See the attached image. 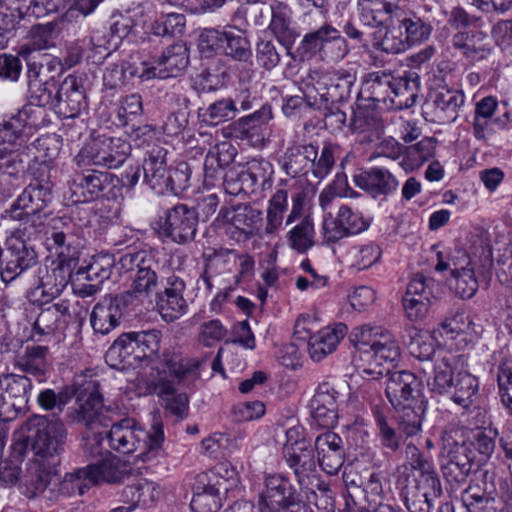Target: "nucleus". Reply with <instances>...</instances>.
<instances>
[{
    "label": "nucleus",
    "instance_id": "24",
    "mask_svg": "<svg viewBox=\"0 0 512 512\" xmlns=\"http://www.w3.org/2000/svg\"><path fill=\"white\" fill-rule=\"evenodd\" d=\"M70 319L67 301L62 300L43 308L33 323L31 338L35 341H42L45 337L55 335L65 329Z\"/></svg>",
    "mask_w": 512,
    "mask_h": 512
},
{
    "label": "nucleus",
    "instance_id": "52",
    "mask_svg": "<svg viewBox=\"0 0 512 512\" xmlns=\"http://www.w3.org/2000/svg\"><path fill=\"white\" fill-rule=\"evenodd\" d=\"M54 26L35 25L29 31L27 42L20 47L19 53L26 57L34 51L46 50L54 46Z\"/></svg>",
    "mask_w": 512,
    "mask_h": 512
},
{
    "label": "nucleus",
    "instance_id": "17",
    "mask_svg": "<svg viewBox=\"0 0 512 512\" xmlns=\"http://www.w3.org/2000/svg\"><path fill=\"white\" fill-rule=\"evenodd\" d=\"M259 503L271 511L300 512L305 502L287 477L267 475Z\"/></svg>",
    "mask_w": 512,
    "mask_h": 512
},
{
    "label": "nucleus",
    "instance_id": "22",
    "mask_svg": "<svg viewBox=\"0 0 512 512\" xmlns=\"http://www.w3.org/2000/svg\"><path fill=\"white\" fill-rule=\"evenodd\" d=\"M430 361L433 364L432 381L428 382L431 390L449 396L459 379V371H463L467 366L464 355L433 353Z\"/></svg>",
    "mask_w": 512,
    "mask_h": 512
},
{
    "label": "nucleus",
    "instance_id": "41",
    "mask_svg": "<svg viewBox=\"0 0 512 512\" xmlns=\"http://www.w3.org/2000/svg\"><path fill=\"white\" fill-rule=\"evenodd\" d=\"M56 471L57 469H48L46 464L40 460L31 459L27 463L20 486L22 494L30 499L42 494L50 483L51 475Z\"/></svg>",
    "mask_w": 512,
    "mask_h": 512
},
{
    "label": "nucleus",
    "instance_id": "21",
    "mask_svg": "<svg viewBox=\"0 0 512 512\" xmlns=\"http://www.w3.org/2000/svg\"><path fill=\"white\" fill-rule=\"evenodd\" d=\"M496 473L485 470L479 480L472 481L461 494V501L468 512L495 511L497 498Z\"/></svg>",
    "mask_w": 512,
    "mask_h": 512
},
{
    "label": "nucleus",
    "instance_id": "56",
    "mask_svg": "<svg viewBox=\"0 0 512 512\" xmlns=\"http://www.w3.org/2000/svg\"><path fill=\"white\" fill-rule=\"evenodd\" d=\"M287 200L288 192L285 189H278L269 200L265 227L267 234H273L281 227Z\"/></svg>",
    "mask_w": 512,
    "mask_h": 512
},
{
    "label": "nucleus",
    "instance_id": "32",
    "mask_svg": "<svg viewBox=\"0 0 512 512\" xmlns=\"http://www.w3.org/2000/svg\"><path fill=\"white\" fill-rule=\"evenodd\" d=\"M452 46L471 62L486 59L491 52L487 34L476 29L456 33L452 38Z\"/></svg>",
    "mask_w": 512,
    "mask_h": 512
},
{
    "label": "nucleus",
    "instance_id": "55",
    "mask_svg": "<svg viewBox=\"0 0 512 512\" xmlns=\"http://www.w3.org/2000/svg\"><path fill=\"white\" fill-rule=\"evenodd\" d=\"M463 258L466 262V266L460 268H458L457 264L453 261L454 268L452 269V277L455 280L454 288L456 293L464 299L474 296L478 289V282L473 269L468 267L470 264L469 259L465 254H463Z\"/></svg>",
    "mask_w": 512,
    "mask_h": 512
},
{
    "label": "nucleus",
    "instance_id": "11",
    "mask_svg": "<svg viewBox=\"0 0 512 512\" xmlns=\"http://www.w3.org/2000/svg\"><path fill=\"white\" fill-rule=\"evenodd\" d=\"M354 346L365 354H371L378 365L393 364L400 358V347L395 336L382 326L363 325L350 334Z\"/></svg>",
    "mask_w": 512,
    "mask_h": 512
},
{
    "label": "nucleus",
    "instance_id": "53",
    "mask_svg": "<svg viewBox=\"0 0 512 512\" xmlns=\"http://www.w3.org/2000/svg\"><path fill=\"white\" fill-rule=\"evenodd\" d=\"M376 425V438L386 453H396L402 444V436L389 423L386 416L380 410L374 412Z\"/></svg>",
    "mask_w": 512,
    "mask_h": 512
},
{
    "label": "nucleus",
    "instance_id": "5",
    "mask_svg": "<svg viewBox=\"0 0 512 512\" xmlns=\"http://www.w3.org/2000/svg\"><path fill=\"white\" fill-rule=\"evenodd\" d=\"M335 149V145L325 143L319 154L317 145L305 143L296 134L295 139L285 150L282 168L293 178L306 174L311 169L312 175L322 180L331 172L335 164Z\"/></svg>",
    "mask_w": 512,
    "mask_h": 512
},
{
    "label": "nucleus",
    "instance_id": "40",
    "mask_svg": "<svg viewBox=\"0 0 512 512\" xmlns=\"http://www.w3.org/2000/svg\"><path fill=\"white\" fill-rule=\"evenodd\" d=\"M48 352L46 346H27L23 353L15 357L14 365L20 371L33 375L42 382L49 371Z\"/></svg>",
    "mask_w": 512,
    "mask_h": 512
},
{
    "label": "nucleus",
    "instance_id": "26",
    "mask_svg": "<svg viewBox=\"0 0 512 512\" xmlns=\"http://www.w3.org/2000/svg\"><path fill=\"white\" fill-rule=\"evenodd\" d=\"M314 450L319 466L329 475H336L344 464L345 450L342 438L331 431L318 435Z\"/></svg>",
    "mask_w": 512,
    "mask_h": 512
},
{
    "label": "nucleus",
    "instance_id": "23",
    "mask_svg": "<svg viewBox=\"0 0 512 512\" xmlns=\"http://www.w3.org/2000/svg\"><path fill=\"white\" fill-rule=\"evenodd\" d=\"M368 228L363 215L348 205H341L335 217L328 212L323 219L324 236L328 242H337Z\"/></svg>",
    "mask_w": 512,
    "mask_h": 512
},
{
    "label": "nucleus",
    "instance_id": "7",
    "mask_svg": "<svg viewBox=\"0 0 512 512\" xmlns=\"http://www.w3.org/2000/svg\"><path fill=\"white\" fill-rule=\"evenodd\" d=\"M25 426L32 433L29 437L32 440L33 459L44 462L48 469H57L60 464L59 455L64 451V424L58 419L34 416Z\"/></svg>",
    "mask_w": 512,
    "mask_h": 512
},
{
    "label": "nucleus",
    "instance_id": "57",
    "mask_svg": "<svg viewBox=\"0 0 512 512\" xmlns=\"http://www.w3.org/2000/svg\"><path fill=\"white\" fill-rule=\"evenodd\" d=\"M341 32L330 23H325L317 30L307 33L301 42V46L305 52L316 54L326 44L330 43Z\"/></svg>",
    "mask_w": 512,
    "mask_h": 512
},
{
    "label": "nucleus",
    "instance_id": "3",
    "mask_svg": "<svg viewBox=\"0 0 512 512\" xmlns=\"http://www.w3.org/2000/svg\"><path fill=\"white\" fill-rule=\"evenodd\" d=\"M202 361L184 357L180 351L162 355V406L166 416L181 421L188 416L189 398L182 389L200 378Z\"/></svg>",
    "mask_w": 512,
    "mask_h": 512
},
{
    "label": "nucleus",
    "instance_id": "37",
    "mask_svg": "<svg viewBox=\"0 0 512 512\" xmlns=\"http://www.w3.org/2000/svg\"><path fill=\"white\" fill-rule=\"evenodd\" d=\"M348 331L344 323H338L333 327H326L310 336L308 352L313 361H321L332 353Z\"/></svg>",
    "mask_w": 512,
    "mask_h": 512
},
{
    "label": "nucleus",
    "instance_id": "49",
    "mask_svg": "<svg viewBox=\"0 0 512 512\" xmlns=\"http://www.w3.org/2000/svg\"><path fill=\"white\" fill-rule=\"evenodd\" d=\"M113 264L114 260L111 255H98L93 257L92 261L87 266L80 267L76 275L78 280L95 282L100 285L105 280L109 279Z\"/></svg>",
    "mask_w": 512,
    "mask_h": 512
},
{
    "label": "nucleus",
    "instance_id": "9",
    "mask_svg": "<svg viewBox=\"0 0 512 512\" xmlns=\"http://www.w3.org/2000/svg\"><path fill=\"white\" fill-rule=\"evenodd\" d=\"M38 105L50 106L63 118H74L86 106L82 79L68 75L60 84L45 81L40 90Z\"/></svg>",
    "mask_w": 512,
    "mask_h": 512
},
{
    "label": "nucleus",
    "instance_id": "14",
    "mask_svg": "<svg viewBox=\"0 0 512 512\" xmlns=\"http://www.w3.org/2000/svg\"><path fill=\"white\" fill-rule=\"evenodd\" d=\"M76 226L68 217L53 218L46 244L50 252L57 256L58 265L71 270L80 257V243L75 235Z\"/></svg>",
    "mask_w": 512,
    "mask_h": 512
},
{
    "label": "nucleus",
    "instance_id": "61",
    "mask_svg": "<svg viewBox=\"0 0 512 512\" xmlns=\"http://www.w3.org/2000/svg\"><path fill=\"white\" fill-rule=\"evenodd\" d=\"M352 190L347 186V177L345 174H337L334 181L324 188L319 195V205L326 212L332 205L337 196L349 197Z\"/></svg>",
    "mask_w": 512,
    "mask_h": 512
},
{
    "label": "nucleus",
    "instance_id": "10",
    "mask_svg": "<svg viewBox=\"0 0 512 512\" xmlns=\"http://www.w3.org/2000/svg\"><path fill=\"white\" fill-rule=\"evenodd\" d=\"M38 232H27L15 228L6 242V251L0 262V276L3 282L10 283L25 271L36 266L38 256L29 240Z\"/></svg>",
    "mask_w": 512,
    "mask_h": 512
},
{
    "label": "nucleus",
    "instance_id": "2",
    "mask_svg": "<svg viewBox=\"0 0 512 512\" xmlns=\"http://www.w3.org/2000/svg\"><path fill=\"white\" fill-rule=\"evenodd\" d=\"M160 330L148 329L137 332L123 333L106 352L105 359L108 365L116 369L134 367L143 363L146 383L150 392L157 393L160 385Z\"/></svg>",
    "mask_w": 512,
    "mask_h": 512
},
{
    "label": "nucleus",
    "instance_id": "58",
    "mask_svg": "<svg viewBox=\"0 0 512 512\" xmlns=\"http://www.w3.org/2000/svg\"><path fill=\"white\" fill-rule=\"evenodd\" d=\"M283 50H286V46L281 42L277 44L261 39L256 45V61L260 67L270 71L279 64Z\"/></svg>",
    "mask_w": 512,
    "mask_h": 512
},
{
    "label": "nucleus",
    "instance_id": "27",
    "mask_svg": "<svg viewBox=\"0 0 512 512\" xmlns=\"http://www.w3.org/2000/svg\"><path fill=\"white\" fill-rule=\"evenodd\" d=\"M197 215L193 209L184 204L168 210L165 217L164 231L174 242L185 243L194 238Z\"/></svg>",
    "mask_w": 512,
    "mask_h": 512
},
{
    "label": "nucleus",
    "instance_id": "50",
    "mask_svg": "<svg viewBox=\"0 0 512 512\" xmlns=\"http://www.w3.org/2000/svg\"><path fill=\"white\" fill-rule=\"evenodd\" d=\"M458 377L459 379H457L454 390H452L449 397L455 404L467 408L479 389V382L477 377L467 370L466 366L463 371H459Z\"/></svg>",
    "mask_w": 512,
    "mask_h": 512
},
{
    "label": "nucleus",
    "instance_id": "15",
    "mask_svg": "<svg viewBox=\"0 0 512 512\" xmlns=\"http://www.w3.org/2000/svg\"><path fill=\"white\" fill-rule=\"evenodd\" d=\"M33 384L25 375L3 373L0 375V419L4 422L15 419L29 401Z\"/></svg>",
    "mask_w": 512,
    "mask_h": 512
},
{
    "label": "nucleus",
    "instance_id": "30",
    "mask_svg": "<svg viewBox=\"0 0 512 512\" xmlns=\"http://www.w3.org/2000/svg\"><path fill=\"white\" fill-rule=\"evenodd\" d=\"M157 269L158 264L156 262L154 263V267L150 265L140 266L129 291L127 292L135 299L152 305L153 308H158L160 303V288Z\"/></svg>",
    "mask_w": 512,
    "mask_h": 512
},
{
    "label": "nucleus",
    "instance_id": "25",
    "mask_svg": "<svg viewBox=\"0 0 512 512\" xmlns=\"http://www.w3.org/2000/svg\"><path fill=\"white\" fill-rule=\"evenodd\" d=\"M338 392L328 382L318 385L310 401L311 416L315 423L322 428H333L338 420Z\"/></svg>",
    "mask_w": 512,
    "mask_h": 512
},
{
    "label": "nucleus",
    "instance_id": "64",
    "mask_svg": "<svg viewBox=\"0 0 512 512\" xmlns=\"http://www.w3.org/2000/svg\"><path fill=\"white\" fill-rule=\"evenodd\" d=\"M497 382L501 401L512 413V359H506L498 366Z\"/></svg>",
    "mask_w": 512,
    "mask_h": 512
},
{
    "label": "nucleus",
    "instance_id": "18",
    "mask_svg": "<svg viewBox=\"0 0 512 512\" xmlns=\"http://www.w3.org/2000/svg\"><path fill=\"white\" fill-rule=\"evenodd\" d=\"M439 285L422 274H415L407 286L403 297V307L407 317L418 321L426 317L430 307L437 301Z\"/></svg>",
    "mask_w": 512,
    "mask_h": 512
},
{
    "label": "nucleus",
    "instance_id": "16",
    "mask_svg": "<svg viewBox=\"0 0 512 512\" xmlns=\"http://www.w3.org/2000/svg\"><path fill=\"white\" fill-rule=\"evenodd\" d=\"M68 417L71 422L84 425L92 431L109 426L110 421L103 410V398L97 380L89 379L83 394L78 396L76 406Z\"/></svg>",
    "mask_w": 512,
    "mask_h": 512
},
{
    "label": "nucleus",
    "instance_id": "28",
    "mask_svg": "<svg viewBox=\"0 0 512 512\" xmlns=\"http://www.w3.org/2000/svg\"><path fill=\"white\" fill-rule=\"evenodd\" d=\"M123 308L117 296H105L93 307L90 323L95 333L106 335L119 326Z\"/></svg>",
    "mask_w": 512,
    "mask_h": 512
},
{
    "label": "nucleus",
    "instance_id": "44",
    "mask_svg": "<svg viewBox=\"0 0 512 512\" xmlns=\"http://www.w3.org/2000/svg\"><path fill=\"white\" fill-rule=\"evenodd\" d=\"M392 82L390 107L402 110L413 106L419 93L420 84L418 77L411 74L399 77L393 75Z\"/></svg>",
    "mask_w": 512,
    "mask_h": 512
},
{
    "label": "nucleus",
    "instance_id": "29",
    "mask_svg": "<svg viewBox=\"0 0 512 512\" xmlns=\"http://www.w3.org/2000/svg\"><path fill=\"white\" fill-rule=\"evenodd\" d=\"M262 213L259 209L254 208L250 204L241 203L231 209H221L219 218L225 224H230V229L238 234V238L248 239L257 224L262 219Z\"/></svg>",
    "mask_w": 512,
    "mask_h": 512
},
{
    "label": "nucleus",
    "instance_id": "39",
    "mask_svg": "<svg viewBox=\"0 0 512 512\" xmlns=\"http://www.w3.org/2000/svg\"><path fill=\"white\" fill-rule=\"evenodd\" d=\"M70 271L58 264L51 271L47 267H40L38 269L39 284L34 289L33 294L42 296L44 302L58 297L68 284Z\"/></svg>",
    "mask_w": 512,
    "mask_h": 512
},
{
    "label": "nucleus",
    "instance_id": "12",
    "mask_svg": "<svg viewBox=\"0 0 512 512\" xmlns=\"http://www.w3.org/2000/svg\"><path fill=\"white\" fill-rule=\"evenodd\" d=\"M160 423L153 424V433L141 428L132 426L129 419L113 424L107 434L109 446L123 454H129L137 449H144L143 460H149L150 454L154 452L157 456V449L160 447Z\"/></svg>",
    "mask_w": 512,
    "mask_h": 512
},
{
    "label": "nucleus",
    "instance_id": "43",
    "mask_svg": "<svg viewBox=\"0 0 512 512\" xmlns=\"http://www.w3.org/2000/svg\"><path fill=\"white\" fill-rule=\"evenodd\" d=\"M331 70H309L300 81V89L309 106L322 109L324 91L327 89Z\"/></svg>",
    "mask_w": 512,
    "mask_h": 512
},
{
    "label": "nucleus",
    "instance_id": "8",
    "mask_svg": "<svg viewBox=\"0 0 512 512\" xmlns=\"http://www.w3.org/2000/svg\"><path fill=\"white\" fill-rule=\"evenodd\" d=\"M131 154V145L120 137L99 135L87 141L73 161L78 168H119Z\"/></svg>",
    "mask_w": 512,
    "mask_h": 512
},
{
    "label": "nucleus",
    "instance_id": "33",
    "mask_svg": "<svg viewBox=\"0 0 512 512\" xmlns=\"http://www.w3.org/2000/svg\"><path fill=\"white\" fill-rule=\"evenodd\" d=\"M284 456L300 485L305 482V478L310 473L315 471L314 449L305 440H296L294 444H285Z\"/></svg>",
    "mask_w": 512,
    "mask_h": 512
},
{
    "label": "nucleus",
    "instance_id": "62",
    "mask_svg": "<svg viewBox=\"0 0 512 512\" xmlns=\"http://www.w3.org/2000/svg\"><path fill=\"white\" fill-rule=\"evenodd\" d=\"M436 148V141L433 138H424L418 143L407 148L406 157L409 161V168L420 167L424 162L433 157Z\"/></svg>",
    "mask_w": 512,
    "mask_h": 512
},
{
    "label": "nucleus",
    "instance_id": "36",
    "mask_svg": "<svg viewBox=\"0 0 512 512\" xmlns=\"http://www.w3.org/2000/svg\"><path fill=\"white\" fill-rule=\"evenodd\" d=\"M355 184L372 197L388 195L399 185L394 175L383 168H371L354 177Z\"/></svg>",
    "mask_w": 512,
    "mask_h": 512
},
{
    "label": "nucleus",
    "instance_id": "42",
    "mask_svg": "<svg viewBox=\"0 0 512 512\" xmlns=\"http://www.w3.org/2000/svg\"><path fill=\"white\" fill-rule=\"evenodd\" d=\"M355 82V74L343 69L331 70L322 108L348 100Z\"/></svg>",
    "mask_w": 512,
    "mask_h": 512
},
{
    "label": "nucleus",
    "instance_id": "6",
    "mask_svg": "<svg viewBox=\"0 0 512 512\" xmlns=\"http://www.w3.org/2000/svg\"><path fill=\"white\" fill-rule=\"evenodd\" d=\"M51 200L50 183L35 179L2 212L1 219L19 222L18 228L27 232H39L47 217L44 210Z\"/></svg>",
    "mask_w": 512,
    "mask_h": 512
},
{
    "label": "nucleus",
    "instance_id": "59",
    "mask_svg": "<svg viewBox=\"0 0 512 512\" xmlns=\"http://www.w3.org/2000/svg\"><path fill=\"white\" fill-rule=\"evenodd\" d=\"M314 234L313 223L305 218L288 232V243L297 252H306L314 245Z\"/></svg>",
    "mask_w": 512,
    "mask_h": 512
},
{
    "label": "nucleus",
    "instance_id": "19",
    "mask_svg": "<svg viewBox=\"0 0 512 512\" xmlns=\"http://www.w3.org/2000/svg\"><path fill=\"white\" fill-rule=\"evenodd\" d=\"M464 102L462 91L443 87L428 95L422 105V115L431 123L449 124L457 119Z\"/></svg>",
    "mask_w": 512,
    "mask_h": 512
},
{
    "label": "nucleus",
    "instance_id": "38",
    "mask_svg": "<svg viewBox=\"0 0 512 512\" xmlns=\"http://www.w3.org/2000/svg\"><path fill=\"white\" fill-rule=\"evenodd\" d=\"M184 282L176 277L167 278V285L162 295V320L173 322L182 317L187 310V302L183 298Z\"/></svg>",
    "mask_w": 512,
    "mask_h": 512
},
{
    "label": "nucleus",
    "instance_id": "13",
    "mask_svg": "<svg viewBox=\"0 0 512 512\" xmlns=\"http://www.w3.org/2000/svg\"><path fill=\"white\" fill-rule=\"evenodd\" d=\"M459 431L450 430L442 434V474L448 482L461 483L470 475L473 456L470 445L458 439Z\"/></svg>",
    "mask_w": 512,
    "mask_h": 512
},
{
    "label": "nucleus",
    "instance_id": "47",
    "mask_svg": "<svg viewBox=\"0 0 512 512\" xmlns=\"http://www.w3.org/2000/svg\"><path fill=\"white\" fill-rule=\"evenodd\" d=\"M189 63L188 49L185 44H171L162 53V80L176 78L182 74Z\"/></svg>",
    "mask_w": 512,
    "mask_h": 512
},
{
    "label": "nucleus",
    "instance_id": "51",
    "mask_svg": "<svg viewBox=\"0 0 512 512\" xmlns=\"http://www.w3.org/2000/svg\"><path fill=\"white\" fill-rule=\"evenodd\" d=\"M93 485L90 473L86 467L66 473L59 484V493L63 496H82Z\"/></svg>",
    "mask_w": 512,
    "mask_h": 512
},
{
    "label": "nucleus",
    "instance_id": "63",
    "mask_svg": "<svg viewBox=\"0 0 512 512\" xmlns=\"http://www.w3.org/2000/svg\"><path fill=\"white\" fill-rule=\"evenodd\" d=\"M222 52L238 61H247L251 57L249 41L243 36L228 31L224 37Z\"/></svg>",
    "mask_w": 512,
    "mask_h": 512
},
{
    "label": "nucleus",
    "instance_id": "46",
    "mask_svg": "<svg viewBox=\"0 0 512 512\" xmlns=\"http://www.w3.org/2000/svg\"><path fill=\"white\" fill-rule=\"evenodd\" d=\"M270 9L272 15L270 29L279 42L286 46V52L289 53V46L296 37L295 31L290 27V9L281 2L273 3Z\"/></svg>",
    "mask_w": 512,
    "mask_h": 512
},
{
    "label": "nucleus",
    "instance_id": "48",
    "mask_svg": "<svg viewBox=\"0 0 512 512\" xmlns=\"http://www.w3.org/2000/svg\"><path fill=\"white\" fill-rule=\"evenodd\" d=\"M27 120V112L19 111L8 121L0 124V152L14 149L18 140L22 137Z\"/></svg>",
    "mask_w": 512,
    "mask_h": 512
},
{
    "label": "nucleus",
    "instance_id": "35",
    "mask_svg": "<svg viewBox=\"0 0 512 512\" xmlns=\"http://www.w3.org/2000/svg\"><path fill=\"white\" fill-rule=\"evenodd\" d=\"M393 75L384 71L369 73L363 80L358 97L390 107Z\"/></svg>",
    "mask_w": 512,
    "mask_h": 512
},
{
    "label": "nucleus",
    "instance_id": "1",
    "mask_svg": "<svg viewBox=\"0 0 512 512\" xmlns=\"http://www.w3.org/2000/svg\"><path fill=\"white\" fill-rule=\"evenodd\" d=\"M363 375L379 379L386 376L385 394L399 418V427L407 437L421 431L426 401L422 393V383L415 374L408 371L386 372L383 369H363Z\"/></svg>",
    "mask_w": 512,
    "mask_h": 512
},
{
    "label": "nucleus",
    "instance_id": "31",
    "mask_svg": "<svg viewBox=\"0 0 512 512\" xmlns=\"http://www.w3.org/2000/svg\"><path fill=\"white\" fill-rule=\"evenodd\" d=\"M384 21L381 25H370L365 22H360L363 26L368 27L370 29H380L384 30V33L377 37L375 35L373 47L376 50L387 54H400L405 52L411 46L407 41L405 33L399 23L397 21H390L385 17Z\"/></svg>",
    "mask_w": 512,
    "mask_h": 512
},
{
    "label": "nucleus",
    "instance_id": "45",
    "mask_svg": "<svg viewBox=\"0 0 512 512\" xmlns=\"http://www.w3.org/2000/svg\"><path fill=\"white\" fill-rule=\"evenodd\" d=\"M86 468L94 486L102 483H121L127 476L124 465L115 457L103 458L100 462L87 465Z\"/></svg>",
    "mask_w": 512,
    "mask_h": 512
},
{
    "label": "nucleus",
    "instance_id": "20",
    "mask_svg": "<svg viewBox=\"0 0 512 512\" xmlns=\"http://www.w3.org/2000/svg\"><path fill=\"white\" fill-rule=\"evenodd\" d=\"M82 173H76L72 179L71 190L77 196L76 201L89 202L99 196L115 197L120 180L111 173L84 168Z\"/></svg>",
    "mask_w": 512,
    "mask_h": 512
},
{
    "label": "nucleus",
    "instance_id": "4",
    "mask_svg": "<svg viewBox=\"0 0 512 512\" xmlns=\"http://www.w3.org/2000/svg\"><path fill=\"white\" fill-rule=\"evenodd\" d=\"M356 10L359 21L372 26L381 25L384 17L397 21L410 46L427 41L433 31L431 19L408 10L404 0H356Z\"/></svg>",
    "mask_w": 512,
    "mask_h": 512
},
{
    "label": "nucleus",
    "instance_id": "34",
    "mask_svg": "<svg viewBox=\"0 0 512 512\" xmlns=\"http://www.w3.org/2000/svg\"><path fill=\"white\" fill-rule=\"evenodd\" d=\"M229 487L219 481L200 482L198 477L190 506L194 512H218L222 506V494L227 493Z\"/></svg>",
    "mask_w": 512,
    "mask_h": 512
},
{
    "label": "nucleus",
    "instance_id": "54",
    "mask_svg": "<svg viewBox=\"0 0 512 512\" xmlns=\"http://www.w3.org/2000/svg\"><path fill=\"white\" fill-rule=\"evenodd\" d=\"M235 155V149L227 143H222L221 145L211 148L204 161L205 177H215L217 169L227 167L233 162Z\"/></svg>",
    "mask_w": 512,
    "mask_h": 512
},
{
    "label": "nucleus",
    "instance_id": "60",
    "mask_svg": "<svg viewBox=\"0 0 512 512\" xmlns=\"http://www.w3.org/2000/svg\"><path fill=\"white\" fill-rule=\"evenodd\" d=\"M271 174V165L268 162L252 161L247 169L241 170L240 175L245 193L254 192L258 186H264Z\"/></svg>",
    "mask_w": 512,
    "mask_h": 512
}]
</instances>
